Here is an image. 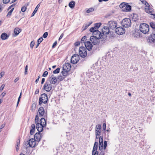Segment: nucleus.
Instances as JSON below:
<instances>
[{
  "mask_svg": "<svg viewBox=\"0 0 155 155\" xmlns=\"http://www.w3.org/2000/svg\"><path fill=\"white\" fill-rule=\"evenodd\" d=\"M139 29L141 32L144 34H146L149 31V27L147 24L143 23L140 24Z\"/></svg>",
  "mask_w": 155,
  "mask_h": 155,
  "instance_id": "f257e3e1",
  "label": "nucleus"
},
{
  "mask_svg": "<svg viewBox=\"0 0 155 155\" xmlns=\"http://www.w3.org/2000/svg\"><path fill=\"white\" fill-rule=\"evenodd\" d=\"M71 65L68 63H65L63 67V71L61 72L63 75L67 76L68 74V72L71 70Z\"/></svg>",
  "mask_w": 155,
  "mask_h": 155,
  "instance_id": "f03ea898",
  "label": "nucleus"
},
{
  "mask_svg": "<svg viewBox=\"0 0 155 155\" xmlns=\"http://www.w3.org/2000/svg\"><path fill=\"white\" fill-rule=\"evenodd\" d=\"M48 101V97L47 95L45 93H43L41 95V97L39 98L38 103L39 104L41 105L42 103L45 104Z\"/></svg>",
  "mask_w": 155,
  "mask_h": 155,
  "instance_id": "7ed1b4c3",
  "label": "nucleus"
},
{
  "mask_svg": "<svg viewBox=\"0 0 155 155\" xmlns=\"http://www.w3.org/2000/svg\"><path fill=\"white\" fill-rule=\"evenodd\" d=\"M93 34V35L94 37L97 38H101L102 41L105 40V35L103 33L98 30L94 31Z\"/></svg>",
  "mask_w": 155,
  "mask_h": 155,
  "instance_id": "20e7f679",
  "label": "nucleus"
},
{
  "mask_svg": "<svg viewBox=\"0 0 155 155\" xmlns=\"http://www.w3.org/2000/svg\"><path fill=\"white\" fill-rule=\"evenodd\" d=\"M131 24V20L129 18H126L123 19L121 22L122 25L125 28H128L130 27Z\"/></svg>",
  "mask_w": 155,
  "mask_h": 155,
  "instance_id": "39448f33",
  "label": "nucleus"
},
{
  "mask_svg": "<svg viewBox=\"0 0 155 155\" xmlns=\"http://www.w3.org/2000/svg\"><path fill=\"white\" fill-rule=\"evenodd\" d=\"M79 54L81 57L83 58L85 57L87 54L86 48L84 47H80L79 49Z\"/></svg>",
  "mask_w": 155,
  "mask_h": 155,
  "instance_id": "423d86ee",
  "label": "nucleus"
},
{
  "mask_svg": "<svg viewBox=\"0 0 155 155\" xmlns=\"http://www.w3.org/2000/svg\"><path fill=\"white\" fill-rule=\"evenodd\" d=\"M101 38H97L94 37V36H91L90 38V40L94 45H97L100 44L99 40Z\"/></svg>",
  "mask_w": 155,
  "mask_h": 155,
  "instance_id": "0eeeda50",
  "label": "nucleus"
},
{
  "mask_svg": "<svg viewBox=\"0 0 155 155\" xmlns=\"http://www.w3.org/2000/svg\"><path fill=\"white\" fill-rule=\"evenodd\" d=\"M107 25L110 29L113 30L117 26V23L115 21H111L108 22Z\"/></svg>",
  "mask_w": 155,
  "mask_h": 155,
  "instance_id": "6e6552de",
  "label": "nucleus"
},
{
  "mask_svg": "<svg viewBox=\"0 0 155 155\" xmlns=\"http://www.w3.org/2000/svg\"><path fill=\"white\" fill-rule=\"evenodd\" d=\"M79 55L77 54H74L72 56L71 59V62L73 64L77 63L79 61Z\"/></svg>",
  "mask_w": 155,
  "mask_h": 155,
  "instance_id": "1a4fd4ad",
  "label": "nucleus"
},
{
  "mask_svg": "<svg viewBox=\"0 0 155 155\" xmlns=\"http://www.w3.org/2000/svg\"><path fill=\"white\" fill-rule=\"evenodd\" d=\"M116 33L118 35H122L124 34L125 32V29L122 27H119L117 28L115 30Z\"/></svg>",
  "mask_w": 155,
  "mask_h": 155,
  "instance_id": "9d476101",
  "label": "nucleus"
},
{
  "mask_svg": "<svg viewBox=\"0 0 155 155\" xmlns=\"http://www.w3.org/2000/svg\"><path fill=\"white\" fill-rule=\"evenodd\" d=\"M147 41L150 43H153L155 42V33L151 34L147 39Z\"/></svg>",
  "mask_w": 155,
  "mask_h": 155,
  "instance_id": "9b49d317",
  "label": "nucleus"
},
{
  "mask_svg": "<svg viewBox=\"0 0 155 155\" xmlns=\"http://www.w3.org/2000/svg\"><path fill=\"white\" fill-rule=\"evenodd\" d=\"M52 86L51 84H49L47 82H46L43 86V88L47 91H49L52 89Z\"/></svg>",
  "mask_w": 155,
  "mask_h": 155,
  "instance_id": "f8f14e48",
  "label": "nucleus"
},
{
  "mask_svg": "<svg viewBox=\"0 0 155 155\" xmlns=\"http://www.w3.org/2000/svg\"><path fill=\"white\" fill-rule=\"evenodd\" d=\"M109 29L110 28L108 26H104L103 27V28L102 29L101 32L105 35V40L107 37V35L108 34L110 31Z\"/></svg>",
  "mask_w": 155,
  "mask_h": 155,
  "instance_id": "ddd939ff",
  "label": "nucleus"
},
{
  "mask_svg": "<svg viewBox=\"0 0 155 155\" xmlns=\"http://www.w3.org/2000/svg\"><path fill=\"white\" fill-rule=\"evenodd\" d=\"M84 44L86 48L88 51H90L91 50L93 45L91 43L90 41L85 42Z\"/></svg>",
  "mask_w": 155,
  "mask_h": 155,
  "instance_id": "4468645a",
  "label": "nucleus"
},
{
  "mask_svg": "<svg viewBox=\"0 0 155 155\" xmlns=\"http://www.w3.org/2000/svg\"><path fill=\"white\" fill-rule=\"evenodd\" d=\"M49 81L50 84H54L57 81V78L54 75H52L49 78Z\"/></svg>",
  "mask_w": 155,
  "mask_h": 155,
  "instance_id": "2eb2a0df",
  "label": "nucleus"
},
{
  "mask_svg": "<svg viewBox=\"0 0 155 155\" xmlns=\"http://www.w3.org/2000/svg\"><path fill=\"white\" fill-rule=\"evenodd\" d=\"M140 30H136L133 34V36L136 38H138L142 36L141 33L140 32Z\"/></svg>",
  "mask_w": 155,
  "mask_h": 155,
  "instance_id": "dca6fc26",
  "label": "nucleus"
},
{
  "mask_svg": "<svg viewBox=\"0 0 155 155\" xmlns=\"http://www.w3.org/2000/svg\"><path fill=\"white\" fill-rule=\"evenodd\" d=\"M131 6L127 3L124 8L122 9V11L124 12H129L131 11Z\"/></svg>",
  "mask_w": 155,
  "mask_h": 155,
  "instance_id": "f3484780",
  "label": "nucleus"
},
{
  "mask_svg": "<svg viewBox=\"0 0 155 155\" xmlns=\"http://www.w3.org/2000/svg\"><path fill=\"white\" fill-rule=\"evenodd\" d=\"M35 139L31 138L30 139L29 141V147H34L35 146Z\"/></svg>",
  "mask_w": 155,
  "mask_h": 155,
  "instance_id": "a211bd4d",
  "label": "nucleus"
},
{
  "mask_svg": "<svg viewBox=\"0 0 155 155\" xmlns=\"http://www.w3.org/2000/svg\"><path fill=\"white\" fill-rule=\"evenodd\" d=\"M40 132H38L37 133L34 135V139H35L36 141L39 142L41 140V136Z\"/></svg>",
  "mask_w": 155,
  "mask_h": 155,
  "instance_id": "6ab92c4d",
  "label": "nucleus"
},
{
  "mask_svg": "<svg viewBox=\"0 0 155 155\" xmlns=\"http://www.w3.org/2000/svg\"><path fill=\"white\" fill-rule=\"evenodd\" d=\"M36 124V127L38 131L39 132H42L43 130V127L38 122Z\"/></svg>",
  "mask_w": 155,
  "mask_h": 155,
  "instance_id": "aec40b11",
  "label": "nucleus"
},
{
  "mask_svg": "<svg viewBox=\"0 0 155 155\" xmlns=\"http://www.w3.org/2000/svg\"><path fill=\"white\" fill-rule=\"evenodd\" d=\"M38 113L40 117L42 116L45 113V110L44 108L42 107H40L38 110Z\"/></svg>",
  "mask_w": 155,
  "mask_h": 155,
  "instance_id": "412c9836",
  "label": "nucleus"
},
{
  "mask_svg": "<svg viewBox=\"0 0 155 155\" xmlns=\"http://www.w3.org/2000/svg\"><path fill=\"white\" fill-rule=\"evenodd\" d=\"M43 127V128L46 125V122L45 119L44 118H41L40 120L39 123Z\"/></svg>",
  "mask_w": 155,
  "mask_h": 155,
  "instance_id": "4be33fe9",
  "label": "nucleus"
},
{
  "mask_svg": "<svg viewBox=\"0 0 155 155\" xmlns=\"http://www.w3.org/2000/svg\"><path fill=\"white\" fill-rule=\"evenodd\" d=\"M35 126L34 124H32L31 126V128L30 130V134L31 135H33L35 131Z\"/></svg>",
  "mask_w": 155,
  "mask_h": 155,
  "instance_id": "5701e85b",
  "label": "nucleus"
},
{
  "mask_svg": "<svg viewBox=\"0 0 155 155\" xmlns=\"http://www.w3.org/2000/svg\"><path fill=\"white\" fill-rule=\"evenodd\" d=\"M0 37L2 40H5L8 38V36L5 33H3L1 34Z\"/></svg>",
  "mask_w": 155,
  "mask_h": 155,
  "instance_id": "b1692460",
  "label": "nucleus"
},
{
  "mask_svg": "<svg viewBox=\"0 0 155 155\" xmlns=\"http://www.w3.org/2000/svg\"><path fill=\"white\" fill-rule=\"evenodd\" d=\"M150 27L153 29V33H155V22H151L150 23Z\"/></svg>",
  "mask_w": 155,
  "mask_h": 155,
  "instance_id": "393cba45",
  "label": "nucleus"
},
{
  "mask_svg": "<svg viewBox=\"0 0 155 155\" xmlns=\"http://www.w3.org/2000/svg\"><path fill=\"white\" fill-rule=\"evenodd\" d=\"M98 147V142H97L95 141L94 143V146L93 147L92 152L94 153L95 151H97V149Z\"/></svg>",
  "mask_w": 155,
  "mask_h": 155,
  "instance_id": "a878e982",
  "label": "nucleus"
},
{
  "mask_svg": "<svg viewBox=\"0 0 155 155\" xmlns=\"http://www.w3.org/2000/svg\"><path fill=\"white\" fill-rule=\"evenodd\" d=\"M21 31V30L19 28H16L14 30L15 34L16 35H18Z\"/></svg>",
  "mask_w": 155,
  "mask_h": 155,
  "instance_id": "bb28decb",
  "label": "nucleus"
},
{
  "mask_svg": "<svg viewBox=\"0 0 155 155\" xmlns=\"http://www.w3.org/2000/svg\"><path fill=\"white\" fill-rule=\"evenodd\" d=\"M40 3L38 4L36 7L35 8L34 11L31 14V17L33 16L37 12V11L38 8L40 6Z\"/></svg>",
  "mask_w": 155,
  "mask_h": 155,
  "instance_id": "cd10ccee",
  "label": "nucleus"
},
{
  "mask_svg": "<svg viewBox=\"0 0 155 155\" xmlns=\"http://www.w3.org/2000/svg\"><path fill=\"white\" fill-rule=\"evenodd\" d=\"M75 3L74 1L70 2L68 4L69 6L71 8H73L75 6Z\"/></svg>",
  "mask_w": 155,
  "mask_h": 155,
  "instance_id": "c85d7f7f",
  "label": "nucleus"
},
{
  "mask_svg": "<svg viewBox=\"0 0 155 155\" xmlns=\"http://www.w3.org/2000/svg\"><path fill=\"white\" fill-rule=\"evenodd\" d=\"M145 11L147 13L150 14L151 15V14H152V13L153 12V11L152 9L150 8H145Z\"/></svg>",
  "mask_w": 155,
  "mask_h": 155,
  "instance_id": "c756f323",
  "label": "nucleus"
},
{
  "mask_svg": "<svg viewBox=\"0 0 155 155\" xmlns=\"http://www.w3.org/2000/svg\"><path fill=\"white\" fill-rule=\"evenodd\" d=\"M91 24V22H89V23L88 24H85L83 25L82 27L83 31H84Z\"/></svg>",
  "mask_w": 155,
  "mask_h": 155,
  "instance_id": "7c9ffc66",
  "label": "nucleus"
},
{
  "mask_svg": "<svg viewBox=\"0 0 155 155\" xmlns=\"http://www.w3.org/2000/svg\"><path fill=\"white\" fill-rule=\"evenodd\" d=\"M132 18L134 21H136L138 19V16L137 15L134 14Z\"/></svg>",
  "mask_w": 155,
  "mask_h": 155,
  "instance_id": "2f4dec72",
  "label": "nucleus"
},
{
  "mask_svg": "<svg viewBox=\"0 0 155 155\" xmlns=\"http://www.w3.org/2000/svg\"><path fill=\"white\" fill-rule=\"evenodd\" d=\"M20 140H18L16 141V149L17 151H18L19 150V147L20 145Z\"/></svg>",
  "mask_w": 155,
  "mask_h": 155,
  "instance_id": "473e14b6",
  "label": "nucleus"
},
{
  "mask_svg": "<svg viewBox=\"0 0 155 155\" xmlns=\"http://www.w3.org/2000/svg\"><path fill=\"white\" fill-rule=\"evenodd\" d=\"M126 4H127V3L125 2H122L119 5V7L120 8L123 9L124 8L126 5Z\"/></svg>",
  "mask_w": 155,
  "mask_h": 155,
  "instance_id": "72a5a7b5",
  "label": "nucleus"
},
{
  "mask_svg": "<svg viewBox=\"0 0 155 155\" xmlns=\"http://www.w3.org/2000/svg\"><path fill=\"white\" fill-rule=\"evenodd\" d=\"M87 40V37L86 36L83 37L81 39V43H84L85 42V41Z\"/></svg>",
  "mask_w": 155,
  "mask_h": 155,
  "instance_id": "f704fd0d",
  "label": "nucleus"
},
{
  "mask_svg": "<svg viewBox=\"0 0 155 155\" xmlns=\"http://www.w3.org/2000/svg\"><path fill=\"white\" fill-rule=\"evenodd\" d=\"M101 130V126L100 124H97L96 125L95 130Z\"/></svg>",
  "mask_w": 155,
  "mask_h": 155,
  "instance_id": "c9c22d12",
  "label": "nucleus"
},
{
  "mask_svg": "<svg viewBox=\"0 0 155 155\" xmlns=\"http://www.w3.org/2000/svg\"><path fill=\"white\" fill-rule=\"evenodd\" d=\"M106 124L105 123H104L103 124V132L105 134V132H106Z\"/></svg>",
  "mask_w": 155,
  "mask_h": 155,
  "instance_id": "e433bc0d",
  "label": "nucleus"
},
{
  "mask_svg": "<svg viewBox=\"0 0 155 155\" xmlns=\"http://www.w3.org/2000/svg\"><path fill=\"white\" fill-rule=\"evenodd\" d=\"M14 9V8H12L11 10L8 12L7 14V15L6 16L7 17H9L10 16L12 15V13Z\"/></svg>",
  "mask_w": 155,
  "mask_h": 155,
  "instance_id": "4c0bfd02",
  "label": "nucleus"
},
{
  "mask_svg": "<svg viewBox=\"0 0 155 155\" xmlns=\"http://www.w3.org/2000/svg\"><path fill=\"white\" fill-rule=\"evenodd\" d=\"M101 130H95V135H98V136H100Z\"/></svg>",
  "mask_w": 155,
  "mask_h": 155,
  "instance_id": "58836bf2",
  "label": "nucleus"
},
{
  "mask_svg": "<svg viewBox=\"0 0 155 155\" xmlns=\"http://www.w3.org/2000/svg\"><path fill=\"white\" fill-rule=\"evenodd\" d=\"M94 10V9L93 8H89L87 10L86 12L87 13L93 12Z\"/></svg>",
  "mask_w": 155,
  "mask_h": 155,
  "instance_id": "ea45409f",
  "label": "nucleus"
},
{
  "mask_svg": "<svg viewBox=\"0 0 155 155\" xmlns=\"http://www.w3.org/2000/svg\"><path fill=\"white\" fill-rule=\"evenodd\" d=\"M96 28H95V27L94 26V27H92L90 29V31L92 32H93V33H94V31H96L97 30H96Z\"/></svg>",
  "mask_w": 155,
  "mask_h": 155,
  "instance_id": "a19ab883",
  "label": "nucleus"
},
{
  "mask_svg": "<svg viewBox=\"0 0 155 155\" xmlns=\"http://www.w3.org/2000/svg\"><path fill=\"white\" fill-rule=\"evenodd\" d=\"M60 70V68H58L53 71V73L54 74H58L59 73Z\"/></svg>",
  "mask_w": 155,
  "mask_h": 155,
  "instance_id": "79ce46f5",
  "label": "nucleus"
},
{
  "mask_svg": "<svg viewBox=\"0 0 155 155\" xmlns=\"http://www.w3.org/2000/svg\"><path fill=\"white\" fill-rule=\"evenodd\" d=\"M99 148L100 150H101L103 148V143H99Z\"/></svg>",
  "mask_w": 155,
  "mask_h": 155,
  "instance_id": "37998d69",
  "label": "nucleus"
},
{
  "mask_svg": "<svg viewBox=\"0 0 155 155\" xmlns=\"http://www.w3.org/2000/svg\"><path fill=\"white\" fill-rule=\"evenodd\" d=\"M101 23H96L95 24V25H94V27H95V28L97 29L98 28H99V27H100V26H101Z\"/></svg>",
  "mask_w": 155,
  "mask_h": 155,
  "instance_id": "c03bdc74",
  "label": "nucleus"
},
{
  "mask_svg": "<svg viewBox=\"0 0 155 155\" xmlns=\"http://www.w3.org/2000/svg\"><path fill=\"white\" fill-rule=\"evenodd\" d=\"M21 94H22V93H21V92L20 93V95L18 98V101H17V107L18 106L19 103L20 99L21 97Z\"/></svg>",
  "mask_w": 155,
  "mask_h": 155,
  "instance_id": "a18cd8bd",
  "label": "nucleus"
},
{
  "mask_svg": "<svg viewBox=\"0 0 155 155\" xmlns=\"http://www.w3.org/2000/svg\"><path fill=\"white\" fill-rule=\"evenodd\" d=\"M57 79H59L60 81H61L63 80L64 79V78L61 75H59L58 76Z\"/></svg>",
  "mask_w": 155,
  "mask_h": 155,
  "instance_id": "49530a36",
  "label": "nucleus"
},
{
  "mask_svg": "<svg viewBox=\"0 0 155 155\" xmlns=\"http://www.w3.org/2000/svg\"><path fill=\"white\" fill-rule=\"evenodd\" d=\"M39 117L38 114L36 115L35 118V123H36L37 122H38L39 121Z\"/></svg>",
  "mask_w": 155,
  "mask_h": 155,
  "instance_id": "de8ad7c7",
  "label": "nucleus"
},
{
  "mask_svg": "<svg viewBox=\"0 0 155 155\" xmlns=\"http://www.w3.org/2000/svg\"><path fill=\"white\" fill-rule=\"evenodd\" d=\"M26 9L27 8L26 6H24L22 7L21 11L23 12H24L26 10Z\"/></svg>",
  "mask_w": 155,
  "mask_h": 155,
  "instance_id": "09e8293b",
  "label": "nucleus"
},
{
  "mask_svg": "<svg viewBox=\"0 0 155 155\" xmlns=\"http://www.w3.org/2000/svg\"><path fill=\"white\" fill-rule=\"evenodd\" d=\"M43 39L42 37H41L38 39L37 40V42L40 44V43L43 41Z\"/></svg>",
  "mask_w": 155,
  "mask_h": 155,
  "instance_id": "8fccbe9b",
  "label": "nucleus"
},
{
  "mask_svg": "<svg viewBox=\"0 0 155 155\" xmlns=\"http://www.w3.org/2000/svg\"><path fill=\"white\" fill-rule=\"evenodd\" d=\"M103 136H100L99 138V143H103Z\"/></svg>",
  "mask_w": 155,
  "mask_h": 155,
  "instance_id": "3c124183",
  "label": "nucleus"
},
{
  "mask_svg": "<svg viewBox=\"0 0 155 155\" xmlns=\"http://www.w3.org/2000/svg\"><path fill=\"white\" fill-rule=\"evenodd\" d=\"M35 42L34 41H32L30 44V47L32 49L34 46Z\"/></svg>",
  "mask_w": 155,
  "mask_h": 155,
  "instance_id": "603ef678",
  "label": "nucleus"
},
{
  "mask_svg": "<svg viewBox=\"0 0 155 155\" xmlns=\"http://www.w3.org/2000/svg\"><path fill=\"white\" fill-rule=\"evenodd\" d=\"M48 35V32H46L44 33L42 36L44 38H46L47 37Z\"/></svg>",
  "mask_w": 155,
  "mask_h": 155,
  "instance_id": "864d4df0",
  "label": "nucleus"
},
{
  "mask_svg": "<svg viewBox=\"0 0 155 155\" xmlns=\"http://www.w3.org/2000/svg\"><path fill=\"white\" fill-rule=\"evenodd\" d=\"M48 74V72L47 71H45L43 73V74L42 75V76L43 77H45Z\"/></svg>",
  "mask_w": 155,
  "mask_h": 155,
  "instance_id": "5fc2aeb1",
  "label": "nucleus"
},
{
  "mask_svg": "<svg viewBox=\"0 0 155 155\" xmlns=\"http://www.w3.org/2000/svg\"><path fill=\"white\" fill-rule=\"evenodd\" d=\"M107 146V142L106 141H104V149H105Z\"/></svg>",
  "mask_w": 155,
  "mask_h": 155,
  "instance_id": "6e6d98bb",
  "label": "nucleus"
},
{
  "mask_svg": "<svg viewBox=\"0 0 155 155\" xmlns=\"http://www.w3.org/2000/svg\"><path fill=\"white\" fill-rule=\"evenodd\" d=\"M28 66L27 65L26 66L25 69V74H27V71H28Z\"/></svg>",
  "mask_w": 155,
  "mask_h": 155,
  "instance_id": "4d7b16f0",
  "label": "nucleus"
},
{
  "mask_svg": "<svg viewBox=\"0 0 155 155\" xmlns=\"http://www.w3.org/2000/svg\"><path fill=\"white\" fill-rule=\"evenodd\" d=\"M10 0H3V2L4 4H7L10 1Z\"/></svg>",
  "mask_w": 155,
  "mask_h": 155,
  "instance_id": "13d9d810",
  "label": "nucleus"
},
{
  "mask_svg": "<svg viewBox=\"0 0 155 155\" xmlns=\"http://www.w3.org/2000/svg\"><path fill=\"white\" fill-rule=\"evenodd\" d=\"M80 44V42L79 41L76 42L74 44V45L76 46H78Z\"/></svg>",
  "mask_w": 155,
  "mask_h": 155,
  "instance_id": "bf43d9fd",
  "label": "nucleus"
},
{
  "mask_svg": "<svg viewBox=\"0 0 155 155\" xmlns=\"http://www.w3.org/2000/svg\"><path fill=\"white\" fill-rule=\"evenodd\" d=\"M5 85L4 84H2L0 87V91H2L3 90Z\"/></svg>",
  "mask_w": 155,
  "mask_h": 155,
  "instance_id": "052dcab7",
  "label": "nucleus"
},
{
  "mask_svg": "<svg viewBox=\"0 0 155 155\" xmlns=\"http://www.w3.org/2000/svg\"><path fill=\"white\" fill-rule=\"evenodd\" d=\"M3 5V4L2 3H0V12L2 11V6Z\"/></svg>",
  "mask_w": 155,
  "mask_h": 155,
  "instance_id": "680f3d73",
  "label": "nucleus"
},
{
  "mask_svg": "<svg viewBox=\"0 0 155 155\" xmlns=\"http://www.w3.org/2000/svg\"><path fill=\"white\" fill-rule=\"evenodd\" d=\"M57 44V41H55L54 43H53L52 46V48H54V47Z\"/></svg>",
  "mask_w": 155,
  "mask_h": 155,
  "instance_id": "e2e57ef3",
  "label": "nucleus"
},
{
  "mask_svg": "<svg viewBox=\"0 0 155 155\" xmlns=\"http://www.w3.org/2000/svg\"><path fill=\"white\" fill-rule=\"evenodd\" d=\"M15 4H13L12 5H11L9 7V8L8 9V10H9L10 9H11L12 7H14L15 5Z\"/></svg>",
  "mask_w": 155,
  "mask_h": 155,
  "instance_id": "0e129e2a",
  "label": "nucleus"
},
{
  "mask_svg": "<svg viewBox=\"0 0 155 155\" xmlns=\"http://www.w3.org/2000/svg\"><path fill=\"white\" fill-rule=\"evenodd\" d=\"M64 35V34L63 33H62L61 34V35L60 36L59 39H58V41L60 40L62 38L63 36Z\"/></svg>",
  "mask_w": 155,
  "mask_h": 155,
  "instance_id": "69168bd1",
  "label": "nucleus"
},
{
  "mask_svg": "<svg viewBox=\"0 0 155 155\" xmlns=\"http://www.w3.org/2000/svg\"><path fill=\"white\" fill-rule=\"evenodd\" d=\"M92 155H98V152L97 151H95L94 153L92 152Z\"/></svg>",
  "mask_w": 155,
  "mask_h": 155,
  "instance_id": "338daca9",
  "label": "nucleus"
},
{
  "mask_svg": "<svg viewBox=\"0 0 155 155\" xmlns=\"http://www.w3.org/2000/svg\"><path fill=\"white\" fill-rule=\"evenodd\" d=\"M39 89H37L35 92V94H38L39 93Z\"/></svg>",
  "mask_w": 155,
  "mask_h": 155,
  "instance_id": "774afa93",
  "label": "nucleus"
}]
</instances>
